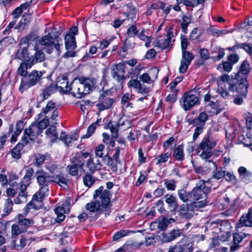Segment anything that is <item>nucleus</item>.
<instances>
[{"label":"nucleus","mask_w":252,"mask_h":252,"mask_svg":"<svg viewBox=\"0 0 252 252\" xmlns=\"http://www.w3.org/2000/svg\"><path fill=\"white\" fill-rule=\"evenodd\" d=\"M53 30L56 29L53 28ZM60 32H53V30H52L47 35L39 38L37 44L42 46V49L49 54L52 53L54 49L60 54L61 52L60 47L62 45L60 43Z\"/></svg>","instance_id":"20e7f679"},{"label":"nucleus","mask_w":252,"mask_h":252,"mask_svg":"<svg viewBox=\"0 0 252 252\" xmlns=\"http://www.w3.org/2000/svg\"><path fill=\"white\" fill-rule=\"evenodd\" d=\"M238 49H243L249 55H252V44L246 43H236L235 45L231 47H228V50L232 52H235Z\"/></svg>","instance_id":"393cba45"},{"label":"nucleus","mask_w":252,"mask_h":252,"mask_svg":"<svg viewBox=\"0 0 252 252\" xmlns=\"http://www.w3.org/2000/svg\"><path fill=\"white\" fill-rule=\"evenodd\" d=\"M27 189H22V187H20V191L19 192L18 196L16 198L14 202L16 204H20L26 201L28 192L26 191Z\"/></svg>","instance_id":"79ce46f5"},{"label":"nucleus","mask_w":252,"mask_h":252,"mask_svg":"<svg viewBox=\"0 0 252 252\" xmlns=\"http://www.w3.org/2000/svg\"><path fill=\"white\" fill-rule=\"evenodd\" d=\"M173 157L178 161H183L184 159V147L183 145H179L174 149L173 153Z\"/></svg>","instance_id":"f704fd0d"},{"label":"nucleus","mask_w":252,"mask_h":252,"mask_svg":"<svg viewBox=\"0 0 252 252\" xmlns=\"http://www.w3.org/2000/svg\"><path fill=\"white\" fill-rule=\"evenodd\" d=\"M34 172V169L32 167H28L26 169V174L20 183L22 189H27V187L31 184L32 177L33 175Z\"/></svg>","instance_id":"b1692460"},{"label":"nucleus","mask_w":252,"mask_h":252,"mask_svg":"<svg viewBox=\"0 0 252 252\" xmlns=\"http://www.w3.org/2000/svg\"><path fill=\"white\" fill-rule=\"evenodd\" d=\"M95 85L94 79L85 76L75 78L71 83V94L81 98L89 94Z\"/></svg>","instance_id":"f03ea898"},{"label":"nucleus","mask_w":252,"mask_h":252,"mask_svg":"<svg viewBox=\"0 0 252 252\" xmlns=\"http://www.w3.org/2000/svg\"><path fill=\"white\" fill-rule=\"evenodd\" d=\"M110 191L104 189L103 187H100L96 189L94 194V201H92L86 205V209L91 212L98 211L100 206L103 208H108L110 205Z\"/></svg>","instance_id":"7ed1b4c3"},{"label":"nucleus","mask_w":252,"mask_h":252,"mask_svg":"<svg viewBox=\"0 0 252 252\" xmlns=\"http://www.w3.org/2000/svg\"><path fill=\"white\" fill-rule=\"evenodd\" d=\"M76 135H66L64 132L61 133L60 137V139L63 141L66 146H68L72 140H76Z\"/></svg>","instance_id":"37998d69"},{"label":"nucleus","mask_w":252,"mask_h":252,"mask_svg":"<svg viewBox=\"0 0 252 252\" xmlns=\"http://www.w3.org/2000/svg\"><path fill=\"white\" fill-rule=\"evenodd\" d=\"M193 55L186 50L182 51V59L185 62L190 64L191 61L193 59Z\"/></svg>","instance_id":"5fc2aeb1"},{"label":"nucleus","mask_w":252,"mask_h":252,"mask_svg":"<svg viewBox=\"0 0 252 252\" xmlns=\"http://www.w3.org/2000/svg\"><path fill=\"white\" fill-rule=\"evenodd\" d=\"M23 143H19L11 151V155L13 158L18 159L21 157V151L24 148Z\"/></svg>","instance_id":"e433bc0d"},{"label":"nucleus","mask_w":252,"mask_h":252,"mask_svg":"<svg viewBox=\"0 0 252 252\" xmlns=\"http://www.w3.org/2000/svg\"><path fill=\"white\" fill-rule=\"evenodd\" d=\"M140 81L137 80L136 79H134L131 78L128 82L127 86L128 88H133L136 91L138 89V87H139L140 86Z\"/></svg>","instance_id":"69168bd1"},{"label":"nucleus","mask_w":252,"mask_h":252,"mask_svg":"<svg viewBox=\"0 0 252 252\" xmlns=\"http://www.w3.org/2000/svg\"><path fill=\"white\" fill-rule=\"evenodd\" d=\"M252 208L249 209L247 214L243 215L240 218L239 221L236 224L237 228H240L243 226L252 227Z\"/></svg>","instance_id":"a211bd4d"},{"label":"nucleus","mask_w":252,"mask_h":252,"mask_svg":"<svg viewBox=\"0 0 252 252\" xmlns=\"http://www.w3.org/2000/svg\"><path fill=\"white\" fill-rule=\"evenodd\" d=\"M13 205V201L10 198H8L6 200L3 208V212L5 214L8 215L11 212Z\"/></svg>","instance_id":"4d7b16f0"},{"label":"nucleus","mask_w":252,"mask_h":252,"mask_svg":"<svg viewBox=\"0 0 252 252\" xmlns=\"http://www.w3.org/2000/svg\"><path fill=\"white\" fill-rule=\"evenodd\" d=\"M210 180L211 179H209L206 181L201 180L198 183L196 184V187L194 188H197V189L201 190L202 192L207 195L211 191V188L209 187H207L205 184L206 183H210Z\"/></svg>","instance_id":"ea45409f"},{"label":"nucleus","mask_w":252,"mask_h":252,"mask_svg":"<svg viewBox=\"0 0 252 252\" xmlns=\"http://www.w3.org/2000/svg\"><path fill=\"white\" fill-rule=\"evenodd\" d=\"M108 126L110 128L112 137L117 138L118 137V128L119 127V124L116 123L115 125H113L111 122H109L108 124Z\"/></svg>","instance_id":"8fccbe9b"},{"label":"nucleus","mask_w":252,"mask_h":252,"mask_svg":"<svg viewBox=\"0 0 252 252\" xmlns=\"http://www.w3.org/2000/svg\"><path fill=\"white\" fill-rule=\"evenodd\" d=\"M164 185L168 190H174L176 189L175 182L174 180H164Z\"/></svg>","instance_id":"774afa93"},{"label":"nucleus","mask_w":252,"mask_h":252,"mask_svg":"<svg viewBox=\"0 0 252 252\" xmlns=\"http://www.w3.org/2000/svg\"><path fill=\"white\" fill-rule=\"evenodd\" d=\"M90 173L87 172L83 177V183L86 187H91L96 181L97 178L93 176Z\"/></svg>","instance_id":"4c0bfd02"},{"label":"nucleus","mask_w":252,"mask_h":252,"mask_svg":"<svg viewBox=\"0 0 252 252\" xmlns=\"http://www.w3.org/2000/svg\"><path fill=\"white\" fill-rule=\"evenodd\" d=\"M238 171L240 176L242 177V178H246L251 176V173L243 166L240 167Z\"/></svg>","instance_id":"052dcab7"},{"label":"nucleus","mask_w":252,"mask_h":252,"mask_svg":"<svg viewBox=\"0 0 252 252\" xmlns=\"http://www.w3.org/2000/svg\"><path fill=\"white\" fill-rule=\"evenodd\" d=\"M47 136L50 139L51 142H55L58 138L56 128L55 126H51L46 131Z\"/></svg>","instance_id":"a19ab883"},{"label":"nucleus","mask_w":252,"mask_h":252,"mask_svg":"<svg viewBox=\"0 0 252 252\" xmlns=\"http://www.w3.org/2000/svg\"><path fill=\"white\" fill-rule=\"evenodd\" d=\"M16 58L22 60L23 59L24 61L27 60V58H29V53H28V48L24 47L23 48L21 51L18 50L17 51V53L15 55Z\"/></svg>","instance_id":"de8ad7c7"},{"label":"nucleus","mask_w":252,"mask_h":252,"mask_svg":"<svg viewBox=\"0 0 252 252\" xmlns=\"http://www.w3.org/2000/svg\"><path fill=\"white\" fill-rule=\"evenodd\" d=\"M248 235L244 232H241L240 233H236L233 234V244L231 246L230 249V252H234L239 249L240 246L239 243Z\"/></svg>","instance_id":"4be33fe9"},{"label":"nucleus","mask_w":252,"mask_h":252,"mask_svg":"<svg viewBox=\"0 0 252 252\" xmlns=\"http://www.w3.org/2000/svg\"><path fill=\"white\" fill-rule=\"evenodd\" d=\"M50 112H52L50 118L52 120H55L58 116V111L57 110V109L56 108V103L52 100L48 101L46 107L42 108L41 112L40 114V115H41V114L46 115Z\"/></svg>","instance_id":"aec40b11"},{"label":"nucleus","mask_w":252,"mask_h":252,"mask_svg":"<svg viewBox=\"0 0 252 252\" xmlns=\"http://www.w3.org/2000/svg\"><path fill=\"white\" fill-rule=\"evenodd\" d=\"M55 87L56 89H59L60 91L63 94H71V84L69 85L67 77L65 76L59 77Z\"/></svg>","instance_id":"dca6fc26"},{"label":"nucleus","mask_w":252,"mask_h":252,"mask_svg":"<svg viewBox=\"0 0 252 252\" xmlns=\"http://www.w3.org/2000/svg\"><path fill=\"white\" fill-rule=\"evenodd\" d=\"M56 90V87L53 84H51L43 89L42 93L40 94L42 97L41 101H43L44 100L47 99L52 94L55 92Z\"/></svg>","instance_id":"c9c22d12"},{"label":"nucleus","mask_w":252,"mask_h":252,"mask_svg":"<svg viewBox=\"0 0 252 252\" xmlns=\"http://www.w3.org/2000/svg\"><path fill=\"white\" fill-rule=\"evenodd\" d=\"M26 244V239L25 238L22 237L20 240V244H16L15 240H13L12 242V245L16 250H19L23 248Z\"/></svg>","instance_id":"bf43d9fd"},{"label":"nucleus","mask_w":252,"mask_h":252,"mask_svg":"<svg viewBox=\"0 0 252 252\" xmlns=\"http://www.w3.org/2000/svg\"><path fill=\"white\" fill-rule=\"evenodd\" d=\"M35 53L32 55L28 60L33 65L38 63L43 62L45 59V55L43 49L38 47V44H36L33 48Z\"/></svg>","instance_id":"ddd939ff"},{"label":"nucleus","mask_w":252,"mask_h":252,"mask_svg":"<svg viewBox=\"0 0 252 252\" xmlns=\"http://www.w3.org/2000/svg\"><path fill=\"white\" fill-rule=\"evenodd\" d=\"M105 146L102 144H99L95 148L94 152L96 157L102 158L104 157Z\"/></svg>","instance_id":"603ef678"},{"label":"nucleus","mask_w":252,"mask_h":252,"mask_svg":"<svg viewBox=\"0 0 252 252\" xmlns=\"http://www.w3.org/2000/svg\"><path fill=\"white\" fill-rule=\"evenodd\" d=\"M32 219L26 218L22 215L18 216L17 220L11 226V237L16 238L19 235L26 232L27 229L33 226Z\"/></svg>","instance_id":"423d86ee"},{"label":"nucleus","mask_w":252,"mask_h":252,"mask_svg":"<svg viewBox=\"0 0 252 252\" xmlns=\"http://www.w3.org/2000/svg\"><path fill=\"white\" fill-rule=\"evenodd\" d=\"M224 178L226 181L230 182L234 184H236L238 182V180L235 176H234L233 173L230 172H227L226 173H225Z\"/></svg>","instance_id":"338daca9"},{"label":"nucleus","mask_w":252,"mask_h":252,"mask_svg":"<svg viewBox=\"0 0 252 252\" xmlns=\"http://www.w3.org/2000/svg\"><path fill=\"white\" fill-rule=\"evenodd\" d=\"M65 46L66 50H74L76 47L75 37L70 33H67L64 37Z\"/></svg>","instance_id":"cd10ccee"},{"label":"nucleus","mask_w":252,"mask_h":252,"mask_svg":"<svg viewBox=\"0 0 252 252\" xmlns=\"http://www.w3.org/2000/svg\"><path fill=\"white\" fill-rule=\"evenodd\" d=\"M142 243H137L131 242L125 244L123 247L126 252H131L140 247Z\"/></svg>","instance_id":"a18cd8bd"},{"label":"nucleus","mask_w":252,"mask_h":252,"mask_svg":"<svg viewBox=\"0 0 252 252\" xmlns=\"http://www.w3.org/2000/svg\"><path fill=\"white\" fill-rule=\"evenodd\" d=\"M175 221V220L173 218L167 219L163 217L161 220H159L158 223V227L161 231L165 230L169 224L172 223Z\"/></svg>","instance_id":"58836bf2"},{"label":"nucleus","mask_w":252,"mask_h":252,"mask_svg":"<svg viewBox=\"0 0 252 252\" xmlns=\"http://www.w3.org/2000/svg\"><path fill=\"white\" fill-rule=\"evenodd\" d=\"M126 7L128 8V10L126 12L124 13L125 15L130 19H133L136 15V8L133 6L132 3L127 4Z\"/></svg>","instance_id":"09e8293b"},{"label":"nucleus","mask_w":252,"mask_h":252,"mask_svg":"<svg viewBox=\"0 0 252 252\" xmlns=\"http://www.w3.org/2000/svg\"><path fill=\"white\" fill-rule=\"evenodd\" d=\"M182 234V230L181 229H173L168 233H162V239L165 242H171Z\"/></svg>","instance_id":"bb28decb"},{"label":"nucleus","mask_w":252,"mask_h":252,"mask_svg":"<svg viewBox=\"0 0 252 252\" xmlns=\"http://www.w3.org/2000/svg\"><path fill=\"white\" fill-rule=\"evenodd\" d=\"M232 65L228 61L222 62V63L218 65L217 69L220 71L229 72L232 69Z\"/></svg>","instance_id":"49530a36"},{"label":"nucleus","mask_w":252,"mask_h":252,"mask_svg":"<svg viewBox=\"0 0 252 252\" xmlns=\"http://www.w3.org/2000/svg\"><path fill=\"white\" fill-rule=\"evenodd\" d=\"M103 142L106 145L111 146L112 147H114L115 145V139L117 138L113 137L112 136L107 133H102Z\"/></svg>","instance_id":"c03bdc74"},{"label":"nucleus","mask_w":252,"mask_h":252,"mask_svg":"<svg viewBox=\"0 0 252 252\" xmlns=\"http://www.w3.org/2000/svg\"><path fill=\"white\" fill-rule=\"evenodd\" d=\"M207 203V201L203 200L200 201L192 202L190 203L182 204L178 206L176 210L180 218L189 219L193 216L195 211L205 206Z\"/></svg>","instance_id":"39448f33"},{"label":"nucleus","mask_w":252,"mask_h":252,"mask_svg":"<svg viewBox=\"0 0 252 252\" xmlns=\"http://www.w3.org/2000/svg\"><path fill=\"white\" fill-rule=\"evenodd\" d=\"M208 120V115L205 112L200 113L197 117L192 119H188L187 122L189 125H192L194 126H200L205 127L206 122Z\"/></svg>","instance_id":"2eb2a0df"},{"label":"nucleus","mask_w":252,"mask_h":252,"mask_svg":"<svg viewBox=\"0 0 252 252\" xmlns=\"http://www.w3.org/2000/svg\"><path fill=\"white\" fill-rule=\"evenodd\" d=\"M68 180L63 173L53 176V183H57L60 186H67Z\"/></svg>","instance_id":"2f4dec72"},{"label":"nucleus","mask_w":252,"mask_h":252,"mask_svg":"<svg viewBox=\"0 0 252 252\" xmlns=\"http://www.w3.org/2000/svg\"><path fill=\"white\" fill-rule=\"evenodd\" d=\"M251 70V68L248 61H244L240 66L239 71L235 75L234 78L228 83V91L238 92L245 97L247 94L249 86L247 77Z\"/></svg>","instance_id":"f257e3e1"},{"label":"nucleus","mask_w":252,"mask_h":252,"mask_svg":"<svg viewBox=\"0 0 252 252\" xmlns=\"http://www.w3.org/2000/svg\"><path fill=\"white\" fill-rule=\"evenodd\" d=\"M191 194L192 201H199V200L201 199H204L207 201L206 200L207 194L202 192L201 190L197 189V188H194L191 190Z\"/></svg>","instance_id":"473e14b6"},{"label":"nucleus","mask_w":252,"mask_h":252,"mask_svg":"<svg viewBox=\"0 0 252 252\" xmlns=\"http://www.w3.org/2000/svg\"><path fill=\"white\" fill-rule=\"evenodd\" d=\"M31 20V15L29 14H25L23 16V17L20 21L19 25L17 27H15V29L19 28L22 27L23 26V28H24V26H26L27 24L30 22Z\"/></svg>","instance_id":"6e6d98bb"},{"label":"nucleus","mask_w":252,"mask_h":252,"mask_svg":"<svg viewBox=\"0 0 252 252\" xmlns=\"http://www.w3.org/2000/svg\"><path fill=\"white\" fill-rule=\"evenodd\" d=\"M169 157L170 155L168 153L158 155L156 165L161 166L163 163H165L168 160Z\"/></svg>","instance_id":"864d4df0"},{"label":"nucleus","mask_w":252,"mask_h":252,"mask_svg":"<svg viewBox=\"0 0 252 252\" xmlns=\"http://www.w3.org/2000/svg\"><path fill=\"white\" fill-rule=\"evenodd\" d=\"M90 155L89 153H77L72 159V163L82 168L85 163V158Z\"/></svg>","instance_id":"a878e982"},{"label":"nucleus","mask_w":252,"mask_h":252,"mask_svg":"<svg viewBox=\"0 0 252 252\" xmlns=\"http://www.w3.org/2000/svg\"><path fill=\"white\" fill-rule=\"evenodd\" d=\"M208 120V115L205 112L200 113L197 117L192 119H188L187 122L189 125H192L194 126H200L205 127L206 122Z\"/></svg>","instance_id":"4468645a"},{"label":"nucleus","mask_w":252,"mask_h":252,"mask_svg":"<svg viewBox=\"0 0 252 252\" xmlns=\"http://www.w3.org/2000/svg\"><path fill=\"white\" fill-rule=\"evenodd\" d=\"M43 73L41 71L33 70L31 73L21 80L19 91L22 93L24 90L35 85L40 81Z\"/></svg>","instance_id":"0eeeda50"},{"label":"nucleus","mask_w":252,"mask_h":252,"mask_svg":"<svg viewBox=\"0 0 252 252\" xmlns=\"http://www.w3.org/2000/svg\"><path fill=\"white\" fill-rule=\"evenodd\" d=\"M89 158L87 160L86 164V168L88 170V172L91 174H94L95 171L101 170V164L99 160L94 161V158L90 155Z\"/></svg>","instance_id":"6ab92c4d"},{"label":"nucleus","mask_w":252,"mask_h":252,"mask_svg":"<svg viewBox=\"0 0 252 252\" xmlns=\"http://www.w3.org/2000/svg\"><path fill=\"white\" fill-rule=\"evenodd\" d=\"M201 32H199V29L197 28H195L191 31L189 35V39L194 40L198 39L201 36Z\"/></svg>","instance_id":"680f3d73"},{"label":"nucleus","mask_w":252,"mask_h":252,"mask_svg":"<svg viewBox=\"0 0 252 252\" xmlns=\"http://www.w3.org/2000/svg\"><path fill=\"white\" fill-rule=\"evenodd\" d=\"M32 66L33 65L28 60L24 61L23 62L20 64L18 69L17 72L18 74L25 78L27 75V69L31 68Z\"/></svg>","instance_id":"c756f323"},{"label":"nucleus","mask_w":252,"mask_h":252,"mask_svg":"<svg viewBox=\"0 0 252 252\" xmlns=\"http://www.w3.org/2000/svg\"><path fill=\"white\" fill-rule=\"evenodd\" d=\"M114 100L110 97H105L101 95L99 97V102L96 104V106L100 111L110 108L113 105Z\"/></svg>","instance_id":"5701e85b"},{"label":"nucleus","mask_w":252,"mask_h":252,"mask_svg":"<svg viewBox=\"0 0 252 252\" xmlns=\"http://www.w3.org/2000/svg\"><path fill=\"white\" fill-rule=\"evenodd\" d=\"M165 201L168 204V207L175 210L177 209L178 203L176 197L172 194H167L164 196Z\"/></svg>","instance_id":"c85d7f7f"},{"label":"nucleus","mask_w":252,"mask_h":252,"mask_svg":"<svg viewBox=\"0 0 252 252\" xmlns=\"http://www.w3.org/2000/svg\"><path fill=\"white\" fill-rule=\"evenodd\" d=\"M205 164H206L205 166L193 165L195 172L197 174L203 175L210 172L211 167L212 166L216 167L217 169L216 163L212 161H206Z\"/></svg>","instance_id":"412c9836"},{"label":"nucleus","mask_w":252,"mask_h":252,"mask_svg":"<svg viewBox=\"0 0 252 252\" xmlns=\"http://www.w3.org/2000/svg\"><path fill=\"white\" fill-rule=\"evenodd\" d=\"M35 176L40 189L43 191L49 192V185L53 183V176L43 170H37Z\"/></svg>","instance_id":"6e6552de"},{"label":"nucleus","mask_w":252,"mask_h":252,"mask_svg":"<svg viewBox=\"0 0 252 252\" xmlns=\"http://www.w3.org/2000/svg\"><path fill=\"white\" fill-rule=\"evenodd\" d=\"M183 22L181 24V27L182 31L185 33H187L188 32V27L189 24L190 23V19L187 16H184L182 18Z\"/></svg>","instance_id":"13d9d810"},{"label":"nucleus","mask_w":252,"mask_h":252,"mask_svg":"<svg viewBox=\"0 0 252 252\" xmlns=\"http://www.w3.org/2000/svg\"><path fill=\"white\" fill-rule=\"evenodd\" d=\"M42 133L35 124L32 123L28 128L24 130L22 141L27 144L30 141H34Z\"/></svg>","instance_id":"9b49d317"},{"label":"nucleus","mask_w":252,"mask_h":252,"mask_svg":"<svg viewBox=\"0 0 252 252\" xmlns=\"http://www.w3.org/2000/svg\"><path fill=\"white\" fill-rule=\"evenodd\" d=\"M69 170V173L71 176H77L78 174V168H80L77 165L73 163L72 165H68L67 167Z\"/></svg>","instance_id":"0e129e2a"},{"label":"nucleus","mask_w":252,"mask_h":252,"mask_svg":"<svg viewBox=\"0 0 252 252\" xmlns=\"http://www.w3.org/2000/svg\"><path fill=\"white\" fill-rule=\"evenodd\" d=\"M216 145V142L211 137L210 132H208L203 138L199 144L202 150H210Z\"/></svg>","instance_id":"f3484780"},{"label":"nucleus","mask_w":252,"mask_h":252,"mask_svg":"<svg viewBox=\"0 0 252 252\" xmlns=\"http://www.w3.org/2000/svg\"><path fill=\"white\" fill-rule=\"evenodd\" d=\"M126 65L124 63H119L113 66L111 74L113 78L122 85L126 79L125 73Z\"/></svg>","instance_id":"f8f14e48"},{"label":"nucleus","mask_w":252,"mask_h":252,"mask_svg":"<svg viewBox=\"0 0 252 252\" xmlns=\"http://www.w3.org/2000/svg\"><path fill=\"white\" fill-rule=\"evenodd\" d=\"M182 100V107L186 111H188L199 103L198 94L196 91L191 90L184 94Z\"/></svg>","instance_id":"9d476101"},{"label":"nucleus","mask_w":252,"mask_h":252,"mask_svg":"<svg viewBox=\"0 0 252 252\" xmlns=\"http://www.w3.org/2000/svg\"><path fill=\"white\" fill-rule=\"evenodd\" d=\"M191 194V191H187L184 189H180L178 191V195L180 199L184 202H193Z\"/></svg>","instance_id":"7c9ffc66"},{"label":"nucleus","mask_w":252,"mask_h":252,"mask_svg":"<svg viewBox=\"0 0 252 252\" xmlns=\"http://www.w3.org/2000/svg\"><path fill=\"white\" fill-rule=\"evenodd\" d=\"M138 31L136 27L134 25L131 26L127 30L126 33L129 37H134L138 34Z\"/></svg>","instance_id":"e2e57ef3"},{"label":"nucleus","mask_w":252,"mask_h":252,"mask_svg":"<svg viewBox=\"0 0 252 252\" xmlns=\"http://www.w3.org/2000/svg\"><path fill=\"white\" fill-rule=\"evenodd\" d=\"M102 160L106 165L111 168L113 171H117V165L115 163V162H114L113 158L109 156V154L108 153L104 155V157L102 158Z\"/></svg>","instance_id":"72a5a7b5"},{"label":"nucleus","mask_w":252,"mask_h":252,"mask_svg":"<svg viewBox=\"0 0 252 252\" xmlns=\"http://www.w3.org/2000/svg\"><path fill=\"white\" fill-rule=\"evenodd\" d=\"M33 123L38 126V128L39 130H41V131L42 132L43 129H45L49 125V119L47 118H46L43 119L40 122H34Z\"/></svg>","instance_id":"3c124183"},{"label":"nucleus","mask_w":252,"mask_h":252,"mask_svg":"<svg viewBox=\"0 0 252 252\" xmlns=\"http://www.w3.org/2000/svg\"><path fill=\"white\" fill-rule=\"evenodd\" d=\"M47 193L48 192L43 191L39 189V190L33 195L32 200L25 207V211L28 212L32 209H40L42 206V202Z\"/></svg>","instance_id":"1a4fd4ad"}]
</instances>
